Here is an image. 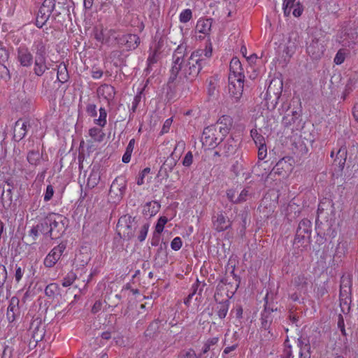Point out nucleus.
I'll return each instance as SVG.
<instances>
[{"label":"nucleus","instance_id":"nucleus-1","mask_svg":"<svg viewBox=\"0 0 358 358\" xmlns=\"http://www.w3.org/2000/svg\"><path fill=\"white\" fill-rule=\"evenodd\" d=\"M185 48L183 46L177 48L173 52L172 56V66L171 69V75L167 83L166 97L171 99L175 96L176 83L175 81L180 72L189 81L194 80L201 72V62L198 52L194 53L185 63L184 55Z\"/></svg>","mask_w":358,"mask_h":358},{"label":"nucleus","instance_id":"nucleus-2","mask_svg":"<svg viewBox=\"0 0 358 358\" xmlns=\"http://www.w3.org/2000/svg\"><path fill=\"white\" fill-rule=\"evenodd\" d=\"M225 132L226 130L220 131L217 126L211 124L203 129L201 141L203 146L209 149L215 148L224 141Z\"/></svg>","mask_w":358,"mask_h":358},{"label":"nucleus","instance_id":"nucleus-3","mask_svg":"<svg viewBox=\"0 0 358 358\" xmlns=\"http://www.w3.org/2000/svg\"><path fill=\"white\" fill-rule=\"evenodd\" d=\"M312 223L308 219H303L296 228L294 245L298 248L306 247L311 242Z\"/></svg>","mask_w":358,"mask_h":358},{"label":"nucleus","instance_id":"nucleus-4","mask_svg":"<svg viewBox=\"0 0 358 358\" xmlns=\"http://www.w3.org/2000/svg\"><path fill=\"white\" fill-rule=\"evenodd\" d=\"M50 228L49 237L52 239L60 238L66 231L69 219L63 215L50 213Z\"/></svg>","mask_w":358,"mask_h":358},{"label":"nucleus","instance_id":"nucleus-5","mask_svg":"<svg viewBox=\"0 0 358 358\" xmlns=\"http://www.w3.org/2000/svg\"><path fill=\"white\" fill-rule=\"evenodd\" d=\"M138 227L135 217L124 216L119 220L117 229L118 234L124 239L130 240L135 236V231Z\"/></svg>","mask_w":358,"mask_h":358},{"label":"nucleus","instance_id":"nucleus-6","mask_svg":"<svg viewBox=\"0 0 358 358\" xmlns=\"http://www.w3.org/2000/svg\"><path fill=\"white\" fill-rule=\"evenodd\" d=\"M185 143L184 141H179L176 146L175 147L174 151L170 155L169 157L166 158L164 164L161 166L160 169L157 173L158 178H162V179H168L169 177V173L171 172L176 165L178 162V156H175V151L178 148V147L183 149L185 148Z\"/></svg>","mask_w":358,"mask_h":358},{"label":"nucleus","instance_id":"nucleus-7","mask_svg":"<svg viewBox=\"0 0 358 358\" xmlns=\"http://www.w3.org/2000/svg\"><path fill=\"white\" fill-rule=\"evenodd\" d=\"M325 47L326 44L324 37L313 36L311 41L307 46V52L313 59H319L324 55Z\"/></svg>","mask_w":358,"mask_h":358},{"label":"nucleus","instance_id":"nucleus-8","mask_svg":"<svg viewBox=\"0 0 358 358\" xmlns=\"http://www.w3.org/2000/svg\"><path fill=\"white\" fill-rule=\"evenodd\" d=\"M244 78L245 76H241L238 78L236 76H229V93L234 102H238L242 96Z\"/></svg>","mask_w":358,"mask_h":358},{"label":"nucleus","instance_id":"nucleus-9","mask_svg":"<svg viewBox=\"0 0 358 358\" xmlns=\"http://www.w3.org/2000/svg\"><path fill=\"white\" fill-rule=\"evenodd\" d=\"M29 331L31 334L29 344L34 343L36 346L39 341H42L45 334V325L42 324L41 320L39 318L34 320L30 324Z\"/></svg>","mask_w":358,"mask_h":358},{"label":"nucleus","instance_id":"nucleus-10","mask_svg":"<svg viewBox=\"0 0 358 358\" xmlns=\"http://www.w3.org/2000/svg\"><path fill=\"white\" fill-rule=\"evenodd\" d=\"M183 46L185 48V55H184V60L185 61V63L187 61L189 60V57L194 54L198 52L197 55H199V59H201L202 62H201V70L208 64L207 59L210 58L212 56V45L211 43H209L206 46V48L204 50H196L195 51H193L190 55H189V52L187 51V46L185 44H180L178 46V48Z\"/></svg>","mask_w":358,"mask_h":358},{"label":"nucleus","instance_id":"nucleus-11","mask_svg":"<svg viewBox=\"0 0 358 358\" xmlns=\"http://www.w3.org/2000/svg\"><path fill=\"white\" fill-rule=\"evenodd\" d=\"M127 189V180L123 176H117L113 181L109 194L115 196L117 200L121 199L125 194Z\"/></svg>","mask_w":358,"mask_h":358},{"label":"nucleus","instance_id":"nucleus-12","mask_svg":"<svg viewBox=\"0 0 358 358\" xmlns=\"http://www.w3.org/2000/svg\"><path fill=\"white\" fill-rule=\"evenodd\" d=\"M212 222L213 229L217 232L226 231L231 227V220L222 212L214 215L212 217Z\"/></svg>","mask_w":358,"mask_h":358},{"label":"nucleus","instance_id":"nucleus-13","mask_svg":"<svg viewBox=\"0 0 358 358\" xmlns=\"http://www.w3.org/2000/svg\"><path fill=\"white\" fill-rule=\"evenodd\" d=\"M30 127L29 120L19 119L15 123L13 128V139L17 142L20 141L25 137Z\"/></svg>","mask_w":358,"mask_h":358},{"label":"nucleus","instance_id":"nucleus-14","mask_svg":"<svg viewBox=\"0 0 358 358\" xmlns=\"http://www.w3.org/2000/svg\"><path fill=\"white\" fill-rule=\"evenodd\" d=\"M19 303L20 300L16 296H13L10 300L6 313V317L10 323L17 320L20 317L21 310Z\"/></svg>","mask_w":358,"mask_h":358},{"label":"nucleus","instance_id":"nucleus-15","mask_svg":"<svg viewBox=\"0 0 358 358\" xmlns=\"http://www.w3.org/2000/svg\"><path fill=\"white\" fill-rule=\"evenodd\" d=\"M65 248L66 246L64 244H59L55 247L45 258L44 265L48 268L54 266L60 259Z\"/></svg>","mask_w":358,"mask_h":358},{"label":"nucleus","instance_id":"nucleus-16","mask_svg":"<svg viewBox=\"0 0 358 358\" xmlns=\"http://www.w3.org/2000/svg\"><path fill=\"white\" fill-rule=\"evenodd\" d=\"M120 45L124 46L127 50H135L140 44L141 39L136 34H128L117 38Z\"/></svg>","mask_w":358,"mask_h":358},{"label":"nucleus","instance_id":"nucleus-17","mask_svg":"<svg viewBox=\"0 0 358 358\" xmlns=\"http://www.w3.org/2000/svg\"><path fill=\"white\" fill-rule=\"evenodd\" d=\"M17 59L24 67L31 66L33 64V55L25 45H20L17 49Z\"/></svg>","mask_w":358,"mask_h":358},{"label":"nucleus","instance_id":"nucleus-18","mask_svg":"<svg viewBox=\"0 0 358 358\" xmlns=\"http://www.w3.org/2000/svg\"><path fill=\"white\" fill-rule=\"evenodd\" d=\"M277 310V308H271L267 303H266L264 309L261 314L260 320L262 329H264L265 331L268 330L270 329L271 324L273 320L272 313L276 312Z\"/></svg>","mask_w":358,"mask_h":358},{"label":"nucleus","instance_id":"nucleus-19","mask_svg":"<svg viewBox=\"0 0 358 358\" xmlns=\"http://www.w3.org/2000/svg\"><path fill=\"white\" fill-rule=\"evenodd\" d=\"M292 8H294L292 13L295 17L301 16L303 8L299 2L296 3V0H284L282 9L285 16L287 17L290 15Z\"/></svg>","mask_w":358,"mask_h":358},{"label":"nucleus","instance_id":"nucleus-20","mask_svg":"<svg viewBox=\"0 0 358 358\" xmlns=\"http://www.w3.org/2000/svg\"><path fill=\"white\" fill-rule=\"evenodd\" d=\"M97 94L99 96L106 99L110 105L115 98V90L110 85L103 84L98 87Z\"/></svg>","mask_w":358,"mask_h":358},{"label":"nucleus","instance_id":"nucleus-21","mask_svg":"<svg viewBox=\"0 0 358 358\" xmlns=\"http://www.w3.org/2000/svg\"><path fill=\"white\" fill-rule=\"evenodd\" d=\"M219 145V150L222 151V156L225 157L234 155L237 148V143L233 138H227L222 144Z\"/></svg>","mask_w":358,"mask_h":358},{"label":"nucleus","instance_id":"nucleus-22","mask_svg":"<svg viewBox=\"0 0 358 358\" xmlns=\"http://www.w3.org/2000/svg\"><path fill=\"white\" fill-rule=\"evenodd\" d=\"M348 156V150L345 145H341L336 151V157L334 159V164L338 167L339 171H342L345 167Z\"/></svg>","mask_w":358,"mask_h":358},{"label":"nucleus","instance_id":"nucleus-23","mask_svg":"<svg viewBox=\"0 0 358 358\" xmlns=\"http://www.w3.org/2000/svg\"><path fill=\"white\" fill-rule=\"evenodd\" d=\"M32 50L35 53V59H46V45L42 39L34 42Z\"/></svg>","mask_w":358,"mask_h":358},{"label":"nucleus","instance_id":"nucleus-24","mask_svg":"<svg viewBox=\"0 0 358 358\" xmlns=\"http://www.w3.org/2000/svg\"><path fill=\"white\" fill-rule=\"evenodd\" d=\"M229 69L230 73L229 76H236V78H238L239 76H244L241 63L237 57L232 58L230 62Z\"/></svg>","mask_w":358,"mask_h":358},{"label":"nucleus","instance_id":"nucleus-25","mask_svg":"<svg viewBox=\"0 0 358 358\" xmlns=\"http://www.w3.org/2000/svg\"><path fill=\"white\" fill-rule=\"evenodd\" d=\"M233 124L232 118L229 115H223L222 116L216 124H215V126H217V128H219V130L220 131H222L223 130H226L225 136H227L230 129H231Z\"/></svg>","mask_w":358,"mask_h":358},{"label":"nucleus","instance_id":"nucleus-26","mask_svg":"<svg viewBox=\"0 0 358 358\" xmlns=\"http://www.w3.org/2000/svg\"><path fill=\"white\" fill-rule=\"evenodd\" d=\"M160 204L157 201H150L143 206V214L145 216L152 217L156 215L160 209Z\"/></svg>","mask_w":358,"mask_h":358},{"label":"nucleus","instance_id":"nucleus-27","mask_svg":"<svg viewBox=\"0 0 358 358\" xmlns=\"http://www.w3.org/2000/svg\"><path fill=\"white\" fill-rule=\"evenodd\" d=\"M230 301L229 299H225L222 301L217 302L216 306V313L220 319L223 320L226 317L229 308Z\"/></svg>","mask_w":358,"mask_h":358},{"label":"nucleus","instance_id":"nucleus-28","mask_svg":"<svg viewBox=\"0 0 358 358\" xmlns=\"http://www.w3.org/2000/svg\"><path fill=\"white\" fill-rule=\"evenodd\" d=\"M69 78V76L67 71L66 65L62 62L59 65H57V81L64 83Z\"/></svg>","mask_w":358,"mask_h":358},{"label":"nucleus","instance_id":"nucleus-29","mask_svg":"<svg viewBox=\"0 0 358 358\" xmlns=\"http://www.w3.org/2000/svg\"><path fill=\"white\" fill-rule=\"evenodd\" d=\"M212 27V19H200L196 26V30L199 33L208 34Z\"/></svg>","mask_w":358,"mask_h":358},{"label":"nucleus","instance_id":"nucleus-30","mask_svg":"<svg viewBox=\"0 0 358 358\" xmlns=\"http://www.w3.org/2000/svg\"><path fill=\"white\" fill-rule=\"evenodd\" d=\"M55 4L53 3L51 6V9L49 11V14L47 15L43 12V8H41L39 9L38 16H37V18L36 20V25L37 27H38V28L43 27V26L45 24V23L49 19V17H50V14L52 13V12L53 11V10L55 9Z\"/></svg>","mask_w":358,"mask_h":358},{"label":"nucleus","instance_id":"nucleus-31","mask_svg":"<svg viewBox=\"0 0 358 358\" xmlns=\"http://www.w3.org/2000/svg\"><path fill=\"white\" fill-rule=\"evenodd\" d=\"M43 154L38 150H30L27 153V159L31 165L37 166L40 164Z\"/></svg>","mask_w":358,"mask_h":358},{"label":"nucleus","instance_id":"nucleus-32","mask_svg":"<svg viewBox=\"0 0 358 358\" xmlns=\"http://www.w3.org/2000/svg\"><path fill=\"white\" fill-rule=\"evenodd\" d=\"M300 122L301 121L298 120H294V117H292L289 114H287V115H285L282 117V124L287 128H289L292 126L293 127L292 128V130H297L299 129L298 127L300 125Z\"/></svg>","mask_w":358,"mask_h":358},{"label":"nucleus","instance_id":"nucleus-33","mask_svg":"<svg viewBox=\"0 0 358 358\" xmlns=\"http://www.w3.org/2000/svg\"><path fill=\"white\" fill-rule=\"evenodd\" d=\"M49 68L46 64V59L34 60V73L38 76H41Z\"/></svg>","mask_w":358,"mask_h":358},{"label":"nucleus","instance_id":"nucleus-34","mask_svg":"<svg viewBox=\"0 0 358 358\" xmlns=\"http://www.w3.org/2000/svg\"><path fill=\"white\" fill-rule=\"evenodd\" d=\"M50 213H48L44 219L42 220V222L37 224L38 229H39L40 232H41L45 236H49L50 234Z\"/></svg>","mask_w":358,"mask_h":358},{"label":"nucleus","instance_id":"nucleus-35","mask_svg":"<svg viewBox=\"0 0 358 358\" xmlns=\"http://www.w3.org/2000/svg\"><path fill=\"white\" fill-rule=\"evenodd\" d=\"M292 282L298 289H306L308 286V278L305 275L301 274L295 276Z\"/></svg>","mask_w":358,"mask_h":358},{"label":"nucleus","instance_id":"nucleus-36","mask_svg":"<svg viewBox=\"0 0 358 358\" xmlns=\"http://www.w3.org/2000/svg\"><path fill=\"white\" fill-rule=\"evenodd\" d=\"M159 321L155 320L150 324L148 327L145 331V334L146 336L154 337L159 330Z\"/></svg>","mask_w":358,"mask_h":358},{"label":"nucleus","instance_id":"nucleus-37","mask_svg":"<svg viewBox=\"0 0 358 358\" xmlns=\"http://www.w3.org/2000/svg\"><path fill=\"white\" fill-rule=\"evenodd\" d=\"M59 287L57 284L50 283L46 286L45 294L48 297L54 299L59 294Z\"/></svg>","mask_w":358,"mask_h":358},{"label":"nucleus","instance_id":"nucleus-38","mask_svg":"<svg viewBox=\"0 0 358 358\" xmlns=\"http://www.w3.org/2000/svg\"><path fill=\"white\" fill-rule=\"evenodd\" d=\"M339 298H340L341 303H343L345 304H348L350 301H351V289H350V288L342 289L340 287Z\"/></svg>","mask_w":358,"mask_h":358},{"label":"nucleus","instance_id":"nucleus-39","mask_svg":"<svg viewBox=\"0 0 358 358\" xmlns=\"http://www.w3.org/2000/svg\"><path fill=\"white\" fill-rule=\"evenodd\" d=\"M294 104L299 105V107L297 108L296 110H293L292 111V115H290L292 116V117H294V120H298L301 121V101H300L299 98H298V97L294 98L292 100V102H291L290 105H293L294 106Z\"/></svg>","mask_w":358,"mask_h":358},{"label":"nucleus","instance_id":"nucleus-40","mask_svg":"<svg viewBox=\"0 0 358 358\" xmlns=\"http://www.w3.org/2000/svg\"><path fill=\"white\" fill-rule=\"evenodd\" d=\"M89 135L96 141L101 142L104 138V133L101 129L93 127L89 130Z\"/></svg>","mask_w":358,"mask_h":358},{"label":"nucleus","instance_id":"nucleus-41","mask_svg":"<svg viewBox=\"0 0 358 358\" xmlns=\"http://www.w3.org/2000/svg\"><path fill=\"white\" fill-rule=\"evenodd\" d=\"M297 345L299 348V351L310 350V341L307 337L300 336L297 340Z\"/></svg>","mask_w":358,"mask_h":358},{"label":"nucleus","instance_id":"nucleus-42","mask_svg":"<svg viewBox=\"0 0 358 358\" xmlns=\"http://www.w3.org/2000/svg\"><path fill=\"white\" fill-rule=\"evenodd\" d=\"M217 80L215 78H210L208 85V94L210 96H214L217 92Z\"/></svg>","mask_w":358,"mask_h":358},{"label":"nucleus","instance_id":"nucleus-43","mask_svg":"<svg viewBox=\"0 0 358 358\" xmlns=\"http://www.w3.org/2000/svg\"><path fill=\"white\" fill-rule=\"evenodd\" d=\"M107 113L105 108H100L99 109V117L98 119L94 120L96 124L101 127H103L106 124Z\"/></svg>","mask_w":358,"mask_h":358},{"label":"nucleus","instance_id":"nucleus-44","mask_svg":"<svg viewBox=\"0 0 358 358\" xmlns=\"http://www.w3.org/2000/svg\"><path fill=\"white\" fill-rule=\"evenodd\" d=\"M250 135L256 145L266 143L264 137L262 134H259L257 129H252L250 131Z\"/></svg>","mask_w":358,"mask_h":358},{"label":"nucleus","instance_id":"nucleus-45","mask_svg":"<svg viewBox=\"0 0 358 358\" xmlns=\"http://www.w3.org/2000/svg\"><path fill=\"white\" fill-rule=\"evenodd\" d=\"M218 341H219L218 337H213V338L208 339L204 343V345H203V348L202 352H201L202 354H206L208 351H210L211 346L216 345Z\"/></svg>","mask_w":358,"mask_h":358},{"label":"nucleus","instance_id":"nucleus-46","mask_svg":"<svg viewBox=\"0 0 358 358\" xmlns=\"http://www.w3.org/2000/svg\"><path fill=\"white\" fill-rule=\"evenodd\" d=\"M15 279L17 282H19L24 275L25 266L23 264H15Z\"/></svg>","mask_w":358,"mask_h":358},{"label":"nucleus","instance_id":"nucleus-47","mask_svg":"<svg viewBox=\"0 0 358 358\" xmlns=\"http://www.w3.org/2000/svg\"><path fill=\"white\" fill-rule=\"evenodd\" d=\"M149 227H150L149 223H145L141 227L140 231L138 234V237H137L138 240L140 242H143V241H145V239L147 236V234H148Z\"/></svg>","mask_w":358,"mask_h":358},{"label":"nucleus","instance_id":"nucleus-48","mask_svg":"<svg viewBox=\"0 0 358 358\" xmlns=\"http://www.w3.org/2000/svg\"><path fill=\"white\" fill-rule=\"evenodd\" d=\"M0 79L8 81L10 79V74L8 69L0 63Z\"/></svg>","mask_w":358,"mask_h":358},{"label":"nucleus","instance_id":"nucleus-49","mask_svg":"<svg viewBox=\"0 0 358 358\" xmlns=\"http://www.w3.org/2000/svg\"><path fill=\"white\" fill-rule=\"evenodd\" d=\"M192 17V10L189 8L185 9L181 12L180 14V21L182 23H186L189 22Z\"/></svg>","mask_w":358,"mask_h":358},{"label":"nucleus","instance_id":"nucleus-50","mask_svg":"<svg viewBox=\"0 0 358 358\" xmlns=\"http://www.w3.org/2000/svg\"><path fill=\"white\" fill-rule=\"evenodd\" d=\"M352 278L350 277V275H343L341 278V285H340V287L343 289V288H350L351 289L352 287Z\"/></svg>","mask_w":358,"mask_h":358},{"label":"nucleus","instance_id":"nucleus-51","mask_svg":"<svg viewBox=\"0 0 358 358\" xmlns=\"http://www.w3.org/2000/svg\"><path fill=\"white\" fill-rule=\"evenodd\" d=\"M76 279V275L73 272H69L66 276L64 278L62 285L64 287H69L73 284Z\"/></svg>","mask_w":358,"mask_h":358},{"label":"nucleus","instance_id":"nucleus-52","mask_svg":"<svg viewBox=\"0 0 358 358\" xmlns=\"http://www.w3.org/2000/svg\"><path fill=\"white\" fill-rule=\"evenodd\" d=\"M99 176L96 173H92L88 178L87 185L91 188L94 187L99 182Z\"/></svg>","mask_w":358,"mask_h":358},{"label":"nucleus","instance_id":"nucleus-53","mask_svg":"<svg viewBox=\"0 0 358 358\" xmlns=\"http://www.w3.org/2000/svg\"><path fill=\"white\" fill-rule=\"evenodd\" d=\"M168 219L166 217H161L157 221V223L155 226V232L161 234L164 228V225L167 223Z\"/></svg>","mask_w":358,"mask_h":358},{"label":"nucleus","instance_id":"nucleus-54","mask_svg":"<svg viewBox=\"0 0 358 358\" xmlns=\"http://www.w3.org/2000/svg\"><path fill=\"white\" fill-rule=\"evenodd\" d=\"M9 58V52L3 43L0 41V63L7 61Z\"/></svg>","mask_w":358,"mask_h":358},{"label":"nucleus","instance_id":"nucleus-55","mask_svg":"<svg viewBox=\"0 0 358 358\" xmlns=\"http://www.w3.org/2000/svg\"><path fill=\"white\" fill-rule=\"evenodd\" d=\"M8 278V273L4 265H0V288H2Z\"/></svg>","mask_w":358,"mask_h":358},{"label":"nucleus","instance_id":"nucleus-56","mask_svg":"<svg viewBox=\"0 0 358 358\" xmlns=\"http://www.w3.org/2000/svg\"><path fill=\"white\" fill-rule=\"evenodd\" d=\"M345 55L346 54L344 50H339L334 57V63L336 64L337 65L343 64L345 59Z\"/></svg>","mask_w":358,"mask_h":358},{"label":"nucleus","instance_id":"nucleus-57","mask_svg":"<svg viewBox=\"0 0 358 358\" xmlns=\"http://www.w3.org/2000/svg\"><path fill=\"white\" fill-rule=\"evenodd\" d=\"M178 358H201V355H197L193 349H189L180 353Z\"/></svg>","mask_w":358,"mask_h":358},{"label":"nucleus","instance_id":"nucleus-58","mask_svg":"<svg viewBox=\"0 0 358 358\" xmlns=\"http://www.w3.org/2000/svg\"><path fill=\"white\" fill-rule=\"evenodd\" d=\"M4 193H5V191L4 189L2 190V193H1V202L3 204V203L5 202V200L6 199V201H8V205L10 206L12 203V201H13V199H12V189H8L6 190V194L4 195Z\"/></svg>","mask_w":358,"mask_h":358},{"label":"nucleus","instance_id":"nucleus-59","mask_svg":"<svg viewBox=\"0 0 358 358\" xmlns=\"http://www.w3.org/2000/svg\"><path fill=\"white\" fill-rule=\"evenodd\" d=\"M193 162V155L191 151H189L182 159V165L186 167H189L192 164Z\"/></svg>","mask_w":358,"mask_h":358},{"label":"nucleus","instance_id":"nucleus-60","mask_svg":"<svg viewBox=\"0 0 358 358\" xmlns=\"http://www.w3.org/2000/svg\"><path fill=\"white\" fill-rule=\"evenodd\" d=\"M38 231H40L37 226H34L30 229L28 237L30 238L31 242L34 243L37 239V237L38 236Z\"/></svg>","mask_w":358,"mask_h":358},{"label":"nucleus","instance_id":"nucleus-61","mask_svg":"<svg viewBox=\"0 0 358 358\" xmlns=\"http://www.w3.org/2000/svg\"><path fill=\"white\" fill-rule=\"evenodd\" d=\"M258 146V158L260 160L265 159L267 155V149L266 143L257 145Z\"/></svg>","mask_w":358,"mask_h":358},{"label":"nucleus","instance_id":"nucleus-62","mask_svg":"<svg viewBox=\"0 0 358 358\" xmlns=\"http://www.w3.org/2000/svg\"><path fill=\"white\" fill-rule=\"evenodd\" d=\"M182 245V242L180 237L174 238L171 243V247L175 251L179 250L181 248Z\"/></svg>","mask_w":358,"mask_h":358},{"label":"nucleus","instance_id":"nucleus-63","mask_svg":"<svg viewBox=\"0 0 358 358\" xmlns=\"http://www.w3.org/2000/svg\"><path fill=\"white\" fill-rule=\"evenodd\" d=\"M86 112L91 117H96L97 115L96 106L94 103H89L86 107Z\"/></svg>","mask_w":358,"mask_h":358},{"label":"nucleus","instance_id":"nucleus-64","mask_svg":"<svg viewBox=\"0 0 358 358\" xmlns=\"http://www.w3.org/2000/svg\"><path fill=\"white\" fill-rule=\"evenodd\" d=\"M13 348L8 345L4 347L1 358H12L13 357Z\"/></svg>","mask_w":358,"mask_h":358}]
</instances>
